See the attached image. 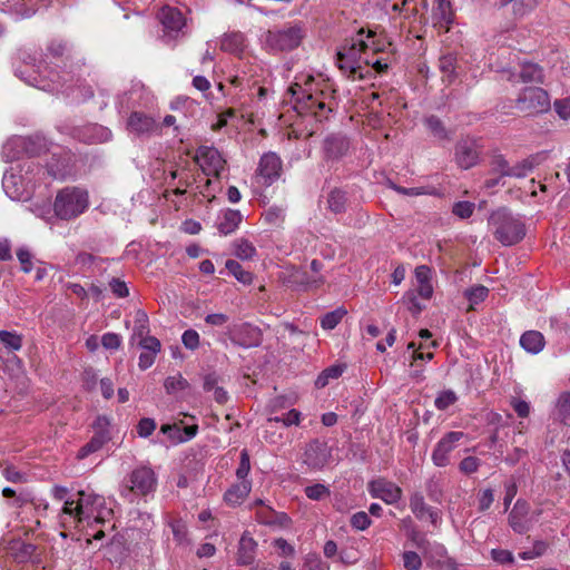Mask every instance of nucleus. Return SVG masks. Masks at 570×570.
Returning <instances> with one entry per match:
<instances>
[{"label": "nucleus", "mask_w": 570, "mask_h": 570, "mask_svg": "<svg viewBox=\"0 0 570 570\" xmlns=\"http://www.w3.org/2000/svg\"><path fill=\"white\" fill-rule=\"evenodd\" d=\"M101 495L87 491H78L77 498L66 500L59 514V523L65 529H78L104 520L111 510L106 509Z\"/></svg>", "instance_id": "1"}, {"label": "nucleus", "mask_w": 570, "mask_h": 570, "mask_svg": "<svg viewBox=\"0 0 570 570\" xmlns=\"http://www.w3.org/2000/svg\"><path fill=\"white\" fill-rule=\"evenodd\" d=\"M37 58L35 55L20 51L18 60L14 63V75L29 86L48 92L59 91L68 82L73 80L72 71H62L61 73L55 69L42 75L36 68Z\"/></svg>", "instance_id": "2"}, {"label": "nucleus", "mask_w": 570, "mask_h": 570, "mask_svg": "<svg viewBox=\"0 0 570 570\" xmlns=\"http://www.w3.org/2000/svg\"><path fill=\"white\" fill-rule=\"evenodd\" d=\"M306 88L295 83L291 87V92L299 109L313 114L320 120L327 118L333 110L334 90H330L328 85L325 88L312 89V83L306 82Z\"/></svg>", "instance_id": "3"}, {"label": "nucleus", "mask_w": 570, "mask_h": 570, "mask_svg": "<svg viewBox=\"0 0 570 570\" xmlns=\"http://www.w3.org/2000/svg\"><path fill=\"white\" fill-rule=\"evenodd\" d=\"M488 223L494 238L503 246L515 245L525 236V225L522 219L507 208L494 210Z\"/></svg>", "instance_id": "4"}, {"label": "nucleus", "mask_w": 570, "mask_h": 570, "mask_svg": "<svg viewBox=\"0 0 570 570\" xmlns=\"http://www.w3.org/2000/svg\"><path fill=\"white\" fill-rule=\"evenodd\" d=\"M89 194L77 186L60 189L53 202L55 215L62 220H71L82 215L89 207Z\"/></svg>", "instance_id": "5"}, {"label": "nucleus", "mask_w": 570, "mask_h": 570, "mask_svg": "<svg viewBox=\"0 0 570 570\" xmlns=\"http://www.w3.org/2000/svg\"><path fill=\"white\" fill-rule=\"evenodd\" d=\"M305 37L306 30L301 22L288 23L268 30L265 35V46L272 52L292 51L301 46Z\"/></svg>", "instance_id": "6"}, {"label": "nucleus", "mask_w": 570, "mask_h": 570, "mask_svg": "<svg viewBox=\"0 0 570 570\" xmlns=\"http://www.w3.org/2000/svg\"><path fill=\"white\" fill-rule=\"evenodd\" d=\"M361 40L355 36L346 41V43L337 51L336 62L341 70L348 77L363 78L361 72L362 65L368 63L370 57L362 49Z\"/></svg>", "instance_id": "7"}, {"label": "nucleus", "mask_w": 570, "mask_h": 570, "mask_svg": "<svg viewBox=\"0 0 570 570\" xmlns=\"http://www.w3.org/2000/svg\"><path fill=\"white\" fill-rule=\"evenodd\" d=\"M157 487V476L149 466H138L134 469L124 480L121 495L130 502L134 495H147L153 493Z\"/></svg>", "instance_id": "8"}, {"label": "nucleus", "mask_w": 570, "mask_h": 570, "mask_svg": "<svg viewBox=\"0 0 570 570\" xmlns=\"http://www.w3.org/2000/svg\"><path fill=\"white\" fill-rule=\"evenodd\" d=\"M515 107L527 115H538L550 110L549 94L540 87H527L518 96Z\"/></svg>", "instance_id": "9"}, {"label": "nucleus", "mask_w": 570, "mask_h": 570, "mask_svg": "<svg viewBox=\"0 0 570 570\" xmlns=\"http://www.w3.org/2000/svg\"><path fill=\"white\" fill-rule=\"evenodd\" d=\"M158 19L163 26V38L166 42L176 41L186 36V19L179 9L164 6L158 12Z\"/></svg>", "instance_id": "10"}, {"label": "nucleus", "mask_w": 570, "mask_h": 570, "mask_svg": "<svg viewBox=\"0 0 570 570\" xmlns=\"http://www.w3.org/2000/svg\"><path fill=\"white\" fill-rule=\"evenodd\" d=\"M465 438V434L461 431H451L445 433L436 443L431 459L432 462L443 468L450 463V453L458 446V443Z\"/></svg>", "instance_id": "11"}, {"label": "nucleus", "mask_w": 570, "mask_h": 570, "mask_svg": "<svg viewBox=\"0 0 570 570\" xmlns=\"http://www.w3.org/2000/svg\"><path fill=\"white\" fill-rule=\"evenodd\" d=\"M196 161L206 176L219 177L225 169L226 161L214 147L203 146L198 149Z\"/></svg>", "instance_id": "12"}, {"label": "nucleus", "mask_w": 570, "mask_h": 570, "mask_svg": "<svg viewBox=\"0 0 570 570\" xmlns=\"http://www.w3.org/2000/svg\"><path fill=\"white\" fill-rule=\"evenodd\" d=\"M368 492L372 498L380 499L386 504H395L402 498V489L394 482L379 478L368 482Z\"/></svg>", "instance_id": "13"}, {"label": "nucleus", "mask_w": 570, "mask_h": 570, "mask_svg": "<svg viewBox=\"0 0 570 570\" xmlns=\"http://www.w3.org/2000/svg\"><path fill=\"white\" fill-rule=\"evenodd\" d=\"M331 456V449L326 442L313 440L306 445L304 463L312 470H321L328 463Z\"/></svg>", "instance_id": "14"}, {"label": "nucleus", "mask_w": 570, "mask_h": 570, "mask_svg": "<svg viewBox=\"0 0 570 570\" xmlns=\"http://www.w3.org/2000/svg\"><path fill=\"white\" fill-rule=\"evenodd\" d=\"M284 282L294 289L308 291L322 286L325 283V278L323 275H308L307 272L293 267L284 278Z\"/></svg>", "instance_id": "15"}, {"label": "nucleus", "mask_w": 570, "mask_h": 570, "mask_svg": "<svg viewBox=\"0 0 570 570\" xmlns=\"http://www.w3.org/2000/svg\"><path fill=\"white\" fill-rule=\"evenodd\" d=\"M282 170V160L275 153L262 156L258 165V174L264 179V185L269 186L278 179Z\"/></svg>", "instance_id": "16"}, {"label": "nucleus", "mask_w": 570, "mask_h": 570, "mask_svg": "<svg viewBox=\"0 0 570 570\" xmlns=\"http://www.w3.org/2000/svg\"><path fill=\"white\" fill-rule=\"evenodd\" d=\"M479 151L473 140L464 139L455 146V161L462 169H469L478 164Z\"/></svg>", "instance_id": "17"}, {"label": "nucleus", "mask_w": 570, "mask_h": 570, "mask_svg": "<svg viewBox=\"0 0 570 570\" xmlns=\"http://www.w3.org/2000/svg\"><path fill=\"white\" fill-rule=\"evenodd\" d=\"M157 128V124L155 119L140 111H132L127 120V129L136 135H149L154 132Z\"/></svg>", "instance_id": "18"}, {"label": "nucleus", "mask_w": 570, "mask_h": 570, "mask_svg": "<svg viewBox=\"0 0 570 570\" xmlns=\"http://www.w3.org/2000/svg\"><path fill=\"white\" fill-rule=\"evenodd\" d=\"M138 345L142 348L138 366L140 370H147L155 363L156 355L161 350L160 341L155 336H147L144 340H139Z\"/></svg>", "instance_id": "19"}, {"label": "nucleus", "mask_w": 570, "mask_h": 570, "mask_svg": "<svg viewBox=\"0 0 570 570\" xmlns=\"http://www.w3.org/2000/svg\"><path fill=\"white\" fill-rule=\"evenodd\" d=\"M528 503L518 500L509 514V524L514 532L523 534L529 531L530 521L528 519Z\"/></svg>", "instance_id": "20"}, {"label": "nucleus", "mask_w": 570, "mask_h": 570, "mask_svg": "<svg viewBox=\"0 0 570 570\" xmlns=\"http://www.w3.org/2000/svg\"><path fill=\"white\" fill-rule=\"evenodd\" d=\"M350 148L348 139L341 134H332L324 139L323 150L328 159L343 157Z\"/></svg>", "instance_id": "21"}, {"label": "nucleus", "mask_w": 570, "mask_h": 570, "mask_svg": "<svg viewBox=\"0 0 570 570\" xmlns=\"http://www.w3.org/2000/svg\"><path fill=\"white\" fill-rule=\"evenodd\" d=\"M356 37L361 40L362 49L365 55H368V57L382 52L387 45L385 39L383 37H377L376 32L373 30H368L365 33L364 29H360Z\"/></svg>", "instance_id": "22"}, {"label": "nucleus", "mask_w": 570, "mask_h": 570, "mask_svg": "<svg viewBox=\"0 0 570 570\" xmlns=\"http://www.w3.org/2000/svg\"><path fill=\"white\" fill-rule=\"evenodd\" d=\"M235 341L243 347L257 346L262 341L261 330L252 324L244 323L237 328Z\"/></svg>", "instance_id": "23"}, {"label": "nucleus", "mask_w": 570, "mask_h": 570, "mask_svg": "<svg viewBox=\"0 0 570 570\" xmlns=\"http://www.w3.org/2000/svg\"><path fill=\"white\" fill-rule=\"evenodd\" d=\"M432 19L434 26L440 29H449V26L454 19L452 6L449 0H439L436 7L433 8Z\"/></svg>", "instance_id": "24"}, {"label": "nucleus", "mask_w": 570, "mask_h": 570, "mask_svg": "<svg viewBox=\"0 0 570 570\" xmlns=\"http://www.w3.org/2000/svg\"><path fill=\"white\" fill-rule=\"evenodd\" d=\"M245 48L246 37L239 31L225 33L220 40V49L233 55H240Z\"/></svg>", "instance_id": "25"}, {"label": "nucleus", "mask_w": 570, "mask_h": 570, "mask_svg": "<svg viewBox=\"0 0 570 570\" xmlns=\"http://www.w3.org/2000/svg\"><path fill=\"white\" fill-rule=\"evenodd\" d=\"M252 490V481H240L233 484L224 494V500L229 505H238L249 494Z\"/></svg>", "instance_id": "26"}, {"label": "nucleus", "mask_w": 570, "mask_h": 570, "mask_svg": "<svg viewBox=\"0 0 570 570\" xmlns=\"http://www.w3.org/2000/svg\"><path fill=\"white\" fill-rule=\"evenodd\" d=\"M257 543L248 534H243L237 552V562L240 566H248L254 561Z\"/></svg>", "instance_id": "27"}, {"label": "nucleus", "mask_w": 570, "mask_h": 570, "mask_svg": "<svg viewBox=\"0 0 570 570\" xmlns=\"http://www.w3.org/2000/svg\"><path fill=\"white\" fill-rule=\"evenodd\" d=\"M242 219L243 216L239 210L227 209L217 222V228L222 235H229L238 228Z\"/></svg>", "instance_id": "28"}, {"label": "nucleus", "mask_w": 570, "mask_h": 570, "mask_svg": "<svg viewBox=\"0 0 570 570\" xmlns=\"http://www.w3.org/2000/svg\"><path fill=\"white\" fill-rule=\"evenodd\" d=\"M10 554L18 563H24L31 560L37 547L30 542L13 541L9 547Z\"/></svg>", "instance_id": "29"}, {"label": "nucleus", "mask_w": 570, "mask_h": 570, "mask_svg": "<svg viewBox=\"0 0 570 570\" xmlns=\"http://www.w3.org/2000/svg\"><path fill=\"white\" fill-rule=\"evenodd\" d=\"M520 345L531 354H538L544 347V337L539 331H528L520 337Z\"/></svg>", "instance_id": "30"}, {"label": "nucleus", "mask_w": 570, "mask_h": 570, "mask_svg": "<svg viewBox=\"0 0 570 570\" xmlns=\"http://www.w3.org/2000/svg\"><path fill=\"white\" fill-rule=\"evenodd\" d=\"M109 440L108 433L105 431L96 432L89 442L81 446L77 453V459L82 460L88 455L99 451Z\"/></svg>", "instance_id": "31"}, {"label": "nucleus", "mask_w": 570, "mask_h": 570, "mask_svg": "<svg viewBox=\"0 0 570 570\" xmlns=\"http://www.w3.org/2000/svg\"><path fill=\"white\" fill-rule=\"evenodd\" d=\"M439 70L442 73V81L451 85L456 78V56L446 53L439 59Z\"/></svg>", "instance_id": "32"}, {"label": "nucleus", "mask_w": 570, "mask_h": 570, "mask_svg": "<svg viewBox=\"0 0 570 570\" xmlns=\"http://www.w3.org/2000/svg\"><path fill=\"white\" fill-rule=\"evenodd\" d=\"M540 0H501V6H511L512 13L515 18H523L533 11Z\"/></svg>", "instance_id": "33"}, {"label": "nucleus", "mask_w": 570, "mask_h": 570, "mask_svg": "<svg viewBox=\"0 0 570 570\" xmlns=\"http://www.w3.org/2000/svg\"><path fill=\"white\" fill-rule=\"evenodd\" d=\"M519 77L525 83H542L544 78L542 68L532 62H524L521 66Z\"/></svg>", "instance_id": "34"}, {"label": "nucleus", "mask_w": 570, "mask_h": 570, "mask_svg": "<svg viewBox=\"0 0 570 570\" xmlns=\"http://www.w3.org/2000/svg\"><path fill=\"white\" fill-rule=\"evenodd\" d=\"M47 56H50L55 59L65 58L69 60L71 58V48L68 42L62 39H52L48 42L46 47Z\"/></svg>", "instance_id": "35"}, {"label": "nucleus", "mask_w": 570, "mask_h": 570, "mask_svg": "<svg viewBox=\"0 0 570 570\" xmlns=\"http://www.w3.org/2000/svg\"><path fill=\"white\" fill-rule=\"evenodd\" d=\"M424 125L430 134L438 140L443 141L450 139V134L439 117L434 115L426 117L424 119Z\"/></svg>", "instance_id": "36"}, {"label": "nucleus", "mask_w": 570, "mask_h": 570, "mask_svg": "<svg viewBox=\"0 0 570 570\" xmlns=\"http://www.w3.org/2000/svg\"><path fill=\"white\" fill-rule=\"evenodd\" d=\"M149 321L147 314L138 309L135 314V325L132 330L131 341L137 342L139 340H144L145 337L149 336Z\"/></svg>", "instance_id": "37"}, {"label": "nucleus", "mask_w": 570, "mask_h": 570, "mask_svg": "<svg viewBox=\"0 0 570 570\" xmlns=\"http://www.w3.org/2000/svg\"><path fill=\"white\" fill-rule=\"evenodd\" d=\"M346 314L347 311L343 306L337 307L334 311L327 312L320 320L322 328L326 331L334 330L341 323V321Z\"/></svg>", "instance_id": "38"}, {"label": "nucleus", "mask_w": 570, "mask_h": 570, "mask_svg": "<svg viewBox=\"0 0 570 570\" xmlns=\"http://www.w3.org/2000/svg\"><path fill=\"white\" fill-rule=\"evenodd\" d=\"M510 163L501 154H495L490 159V174L499 175L500 178L510 177Z\"/></svg>", "instance_id": "39"}, {"label": "nucleus", "mask_w": 570, "mask_h": 570, "mask_svg": "<svg viewBox=\"0 0 570 570\" xmlns=\"http://www.w3.org/2000/svg\"><path fill=\"white\" fill-rule=\"evenodd\" d=\"M346 193L341 189H334L328 194L327 204L331 212L342 214L346 209Z\"/></svg>", "instance_id": "40"}, {"label": "nucleus", "mask_w": 570, "mask_h": 570, "mask_svg": "<svg viewBox=\"0 0 570 570\" xmlns=\"http://www.w3.org/2000/svg\"><path fill=\"white\" fill-rule=\"evenodd\" d=\"M234 254L239 259L248 261L256 255V248L248 239L238 238L234 242Z\"/></svg>", "instance_id": "41"}, {"label": "nucleus", "mask_w": 570, "mask_h": 570, "mask_svg": "<svg viewBox=\"0 0 570 570\" xmlns=\"http://www.w3.org/2000/svg\"><path fill=\"white\" fill-rule=\"evenodd\" d=\"M410 509L419 520H422L425 518V513L430 511L431 507L425 503L422 493L414 492L410 497Z\"/></svg>", "instance_id": "42"}, {"label": "nucleus", "mask_w": 570, "mask_h": 570, "mask_svg": "<svg viewBox=\"0 0 570 570\" xmlns=\"http://www.w3.org/2000/svg\"><path fill=\"white\" fill-rule=\"evenodd\" d=\"M557 415L562 424L570 426V392L562 393L559 396Z\"/></svg>", "instance_id": "43"}, {"label": "nucleus", "mask_w": 570, "mask_h": 570, "mask_svg": "<svg viewBox=\"0 0 570 570\" xmlns=\"http://www.w3.org/2000/svg\"><path fill=\"white\" fill-rule=\"evenodd\" d=\"M488 295L489 289L483 285H474L464 292V296L470 303V309H472L474 305L483 302Z\"/></svg>", "instance_id": "44"}, {"label": "nucleus", "mask_w": 570, "mask_h": 570, "mask_svg": "<svg viewBox=\"0 0 570 570\" xmlns=\"http://www.w3.org/2000/svg\"><path fill=\"white\" fill-rule=\"evenodd\" d=\"M226 268L235 278L243 284H250L253 282V275L250 272L243 269L242 265L234 261L228 259L225 264Z\"/></svg>", "instance_id": "45"}, {"label": "nucleus", "mask_w": 570, "mask_h": 570, "mask_svg": "<svg viewBox=\"0 0 570 570\" xmlns=\"http://www.w3.org/2000/svg\"><path fill=\"white\" fill-rule=\"evenodd\" d=\"M189 384L186 379L183 377L180 373L168 376L165 380L164 387L168 394H175L177 392L184 391L188 389Z\"/></svg>", "instance_id": "46"}, {"label": "nucleus", "mask_w": 570, "mask_h": 570, "mask_svg": "<svg viewBox=\"0 0 570 570\" xmlns=\"http://www.w3.org/2000/svg\"><path fill=\"white\" fill-rule=\"evenodd\" d=\"M534 168L533 159L525 158L511 165L510 178H524Z\"/></svg>", "instance_id": "47"}, {"label": "nucleus", "mask_w": 570, "mask_h": 570, "mask_svg": "<svg viewBox=\"0 0 570 570\" xmlns=\"http://www.w3.org/2000/svg\"><path fill=\"white\" fill-rule=\"evenodd\" d=\"M0 342L9 351H19L22 346V337L16 332L0 331Z\"/></svg>", "instance_id": "48"}, {"label": "nucleus", "mask_w": 570, "mask_h": 570, "mask_svg": "<svg viewBox=\"0 0 570 570\" xmlns=\"http://www.w3.org/2000/svg\"><path fill=\"white\" fill-rule=\"evenodd\" d=\"M425 490L430 500L441 503L443 499V487L440 479L431 478L426 481Z\"/></svg>", "instance_id": "49"}, {"label": "nucleus", "mask_w": 570, "mask_h": 570, "mask_svg": "<svg viewBox=\"0 0 570 570\" xmlns=\"http://www.w3.org/2000/svg\"><path fill=\"white\" fill-rule=\"evenodd\" d=\"M458 401V395L452 390L441 391L434 400V406L439 411H445Z\"/></svg>", "instance_id": "50"}, {"label": "nucleus", "mask_w": 570, "mask_h": 570, "mask_svg": "<svg viewBox=\"0 0 570 570\" xmlns=\"http://www.w3.org/2000/svg\"><path fill=\"white\" fill-rule=\"evenodd\" d=\"M304 492L308 499L314 500V501H321L325 498H328L331 494L328 487H326L325 484H322V483H315L312 485H307L304 489Z\"/></svg>", "instance_id": "51"}, {"label": "nucleus", "mask_w": 570, "mask_h": 570, "mask_svg": "<svg viewBox=\"0 0 570 570\" xmlns=\"http://www.w3.org/2000/svg\"><path fill=\"white\" fill-rule=\"evenodd\" d=\"M250 472V456L246 449H243L240 451L239 455V464L236 469V476L239 481H249L247 479L248 474Z\"/></svg>", "instance_id": "52"}, {"label": "nucleus", "mask_w": 570, "mask_h": 570, "mask_svg": "<svg viewBox=\"0 0 570 570\" xmlns=\"http://www.w3.org/2000/svg\"><path fill=\"white\" fill-rule=\"evenodd\" d=\"M160 432L167 435L173 444L184 442L183 431L178 424H163Z\"/></svg>", "instance_id": "53"}, {"label": "nucleus", "mask_w": 570, "mask_h": 570, "mask_svg": "<svg viewBox=\"0 0 570 570\" xmlns=\"http://www.w3.org/2000/svg\"><path fill=\"white\" fill-rule=\"evenodd\" d=\"M263 217L267 224L277 226L284 222L285 210L281 207L273 206L265 210Z\"/></svg>", "instance_id": "54"}, {"label": "nucleus", "mask_w": 570, "mask_h": 570, "mask_svg": "<svg viewBox=\"0 0 570 570\" xmlns=\"http://www.w3.org/2000/svg\"><path fill=\"white\" fill-rule=\"evenodd\" d=\"M17 258L21 265V271L29 274L33 269V255L24 247L17 250Z\"/></svg>", "instance_id": "55"}, {"label": "nucleus", "mask_w": 570, "mask_h": 570, "mask_svg": "<svg viewBox=\"0 0 570 570\" xmlns=\"http://www.w3.org/2000/svg\"><path fill=\"white\" fill-rule=\"evenodd\" d=\"M350 523L353 529L364 531L372 524V520L366 512L360 511L351 517Z\"/></svg>", "instance_id": "56"}, {"label": "nucleus", "mask_w": 570, "mask_h": 570, "mask_svg": "<svg viewBox=\"0 0 570 570\" xmlns=\"http://www.w3.org/2000/svg\"><path fill=\"white\" fill-rule=\"evenodd\" d=\"M156 428H157V423L154 419L142 417L141 420H139V422L136 426V430L140 438L146 439L154 433Z\"/></svg>", "instance_id": "57"}, {"label": "nucleus", "mask_w": 570, "mask_h": 570, "mask_svg": "<svg viewBox=\"0 0 570 570\" xmlns=\"http://www.w3.org/2000/svg\"><path fill=\"white\" fill-rule=\"evenodd\" d=\"M301 570H330V564L317 554H308Z\"/></svg>", "instance_id": "58"}, {"label": "nucleus", "mask_w": 570, "mask_h": 570, "mask_svg": "<svg viewBox=\"0 0 570 570\" xmlns=\"http://www.w3.org/2000/svg\"><path fill=\"white\" fill-rule=\"evenodd\" d=\"M474 207L471 202H456L452 207V213L462 219H466L472 216Z\"/></svg>", "instance_id": "59"}, {"label": "nucleus", "mask_w": 570, "mask_h": 570, "mask_svg": "<svg viewBox=\"0 0 570 570\" xmlns=\"http://www.w3.org/2000/svg\"><path fill=\"white\" fill-rule=\"evenodd\" d=\"M109 288L112 292V294L118 298H125L129 295V288L125 281L112 277L109 281Z\"/></svg>", "instance_id": "60"}, {"label": "nucleus", "mask_w": 570, "mask_h": 570, "mask_svg": "<svg viewBox=\"0 0 570 570\" xmlns=\"http://www.w3.org/2000/svg\"><path fill=\"white\" fill-rule=\"evenodd\" d=\"M402 559L406 570H420L422 567L421 557L414 551H405Z\"/></svg>", "instance_id": "61"}, {"label": "nucleus", "mask_w": 570, "mask_h": 570, "mask_svg": "<svg viewBox=\"0 0 570 570\" xmlns=\"http://www.w3.org/2000/svg\"><path fill=\"white\" fill-rule=\"evenodd\" d=\"M2 475L7 481L12 483H22L26 482L27 478L23 473H21L16 466L7 464L2 468Z\"/></svg>", "instance_id": "62"}, {"label": "nucleus", "mask_w": 570, "mask_h": 570, "mask_svg": "<svg viewBox=\"0 0 570 570\" xmlns=\"http://www.w3.org/2000/svg\"><path fill=\"white\" fill-rule=\"evenodd\" d=\"M184 346L190 351H195L199 346V334L195 330H186L181 335Z\"/></svg>", "instance_id": "63"}, {"label": "nucleus", "mask_w": 570, "mask_h": 570, "mask_svg": "<svg viewBox=\"0 0 570 570\" xmlns=\"http://www.w3.org/2000/svg\"><path fill=\"white\" fill-rule=\"evenodd\" d=\"M553 107L561 119H570V96L563 99H557Z\"/></svg>", "instance_id": "64"}]
</instances>
